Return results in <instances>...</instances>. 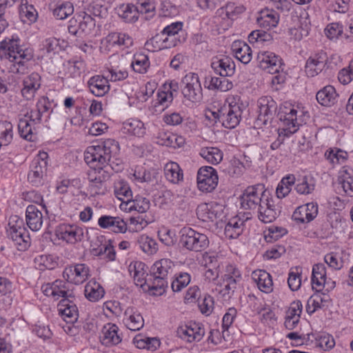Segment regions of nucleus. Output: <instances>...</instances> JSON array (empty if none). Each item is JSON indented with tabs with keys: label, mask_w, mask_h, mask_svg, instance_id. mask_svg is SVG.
I'll use <instances>...</instances> for the list:
<instances>
[{
	"label": "nucleus",
	"mask_w": 353,
	"mask_h": 353,
	"mask_svg": "<svg viewBox=\"0 0 353 353\" xmlns=\"http://www.w3.org/2000/svg\"><path fill=\"white\" fill-rule=\"evenodd\" d=\"M339 81L343 85L348 84L353 79V61L350 62L347 68L340 70L338 74Z\"/></svg>",
	"instance_id": "nucleus-64"
},
{
	"label": "nucleus",
	"mask_w": 353,
	"mask_h": 353,
	"mask_svg": "<svg viewBox=\"0 0 353 353\" xmlns=\"http://www.w3.org/2000/svg\"><path fill=\"white\" fill-rule=\"evenodd\" d=\"M338 94L332 85H326L316 95L317 101L323 106L330 107L336 103Z\"/></svg>",
	"instance_id": "nucleus-31"
},
{
	"label": "nucleus",
	"mask_w": 353,
	"mask_h": 353,
	"mask_svg": "<svg viewBox=\"0 0 353 353\" xmlns=\"http://www.w3.org/2000/svg\"><path fill=\"white\" fill-rule=\"evenodd\" d=\"M23 83L21 94L27 100H30L41 87V77L38 73L33 72L24 79Z\"/></svg>",
	"instance_id": "nucleus-23"
},
{
	"label": "nucleus",
	"mask_w": 353,
	"mask_h": 353,
	"mask_svg": "<svg viewBox=\"0 0 353 353\" xmlns=\"http://www.w3.org/2000/svg\"><path fill=\"white\" fill-rule=\"evenodd\" d=\"M132 39L125 33L111 32L101 40V49L110 52L114 47H129L132 45Z\"/></svg>",
	"instance_id": "nucleus-14"
},
{
	"label": "nucleus",
	"mask_w": 353,
	"mask_h": 353,
	"mask_svg": "<svg viewBox=\"0 0 353 353\" xmlns=\"http://www.w3.org/2000/svg\"><path fill=\"white\" fill-rule=\"evenodd\" d=\"M259 219L263 223H271L276 219L278 216L277 210L275 208L272 199L268 196L265 199L263 203L257 209Z\"/></svg>",
	"instance_id": "nucleus-24"
},
{
	"label": "nucleus",
	"mask_w": 353,
	"mask_h": 353,
	"mask_svg": "<svg viewBox=\"0 0 353 353\" xmlns=\"http://www.w3.org/2000/svg\"><path fill=\"white\" fill-rule=\"evenodd\" d=\"M118 15L126 22H134L138 19V9L132 3H123L117 8Z\"/></svg>",
	"instance_id": "nucleus-35"
},
{
	"label": "nucleus",
	"mask_w": 353,
	"mask_h": 353,
	"mask_svg": "<svg viewBox=\"0 0 353 353\" xmlns=\"http://www.w3.org/2000/svg\"><path fill=\"white\" fill-rule=\"evenodd\" d=\"M9 236L19 250H26L29 247L30 236L26 229L21 225L10 226Z\"/></svg>",
	"instance_id": "nucleus-21"
},
{
	"label": "nucleus",
	"mask_w": 353,
	"mask_h": 353,
	"mask_svg": "<svg viewBox=\"0 0 353 353\" xmlns=\"http://www.w3.org/2000/svg\"><path fill=\"white\" fill-rule=\"evenodd\" d=\"M139 248L148 254H155L158 250L156 241L147 235H141L138 239Z\"/></svg>",
	"instance_id": "nucleus-49"
},
{
	"label": "nucleus",
	"mask_w": 353,
	"mask_h": 353,
	"mask_svg": "<svg viewBox=\"0 0 353 353\" xmlns=\"http://www.w3.org/2000/svg\"><path fill=\"white\" fill-rule=\"evenodd\" d=\"M174 268L173 262L168 259H162L156 261L151 268L152 275L161 276L168 278L172 272Z\"/></svg>",
	"instance_id": "nucleus-34"
},
{
	"label": "nucleus",
	"mask_w": 353,
	"mask_h": 353,
	"mask_svg": "<svg viewBox=\"0 0 353 353\" xmlns=\"http://www.w3.org/2000/svg\"><path fill=\"white\" fill-rule=\"evenodd\" d=\"M120 148L119 143L114 139H108L98 145L87 148L84 159L87 164L94 165H111L112 169L119 172L123 169V161L117 157Z\"/></svg>",
	"instance_id": "nucleus-1"
},
{
	"label": "nucleus",
	"mask_w": 353,
	"mask_h": 353,
	"mask_svg": "<svg viewBox=\"0 0 353 353\" xmlns=\"http://www.w3.org/2000/svg\"><path fill=\"white\" fill-rule=\"evenodd\" d=\"M190 282V276L186 272L180 273L172 282L171 288L174 292H180Z\"/></svg>",
	"instance_id": "nucleus-59"
},
{
	"label": "nucleus",
	"mask_w": 353,
	"mask_h": 353,
	"mask_svg": "<svg viewBox=\"0 0 353 353\" xmlns=\"http://www.w3.org/2000/svg\"><path fill=\"white\" fill-rule=\"evenodd\" d=\"M18 129L19 134L28 141L33 140V133L31 125L26 119H21L19 121Z\"/></svg>",
	"instance_id": "nucleus-60"
},
{
	"label": "nucleus",
	"mask_w": 353,
	"mask_h": 353,
	"mask_svg": "<svg viewBox=\"0 0 353 353\" xmlns=\"http://www.w3.org/2000/svg\"><path fill=\"white\" fill-rule=\"evenodd\" d=\"M114 194L122 202L130 203L133 198L132 192L128 182L119 180L114 183Z\"/></svg>",
	"instance_id": "nucleus-38"
},
{
	"label": "nucleus",
	"mask_w": 353,
	"mask_h": 353,
	"mask_svg": "<svg viewBox=\"0 0 353 353\" xmlns=\"http://www.w3.org/2000/svg\"><path fill=\"white\" fill-rule=\"evenodd\" d=\"M217 114L222 125L226 128L232 129L239 123L242 109L238 103L230 104L228 108L222 109Z\"/></svg>",
	"instance_id": "nucleus-10"
},
{
	"label": "nucleus",
	"mask_w": 353,
	"mask_h": 353,
	"mask_svg": "<svg viewBox=\"0 0 353 353\" xmlns=\"http://www.w3.org/2000/svg\"><path fill=\"white\" fill-rule=\"evenodd\" d=\"M259 66L270 74H276L283 70L282 59L276 54L269 51H261L257 55Z\"/></svg>",
	"instance_id": "nucleus-9"
},
{
	"label": "nucleus",
	"mask_w": 353,
	"mask_h": 353,
	"mask_svg": "<svg viewBox=\"0 0 353 353\" xmlns=\"http://www.w3.org/2000/svg\"><path fill=\"white\" fill-rule=\"evenodd\" d=\"M159 240L167 246H172L176 242V236L174 231L168 229L158 232Z\"/></svg>",
	"instance_id": "nucleus-61"
},
{
	"label": "nucleus",
	"mask_w": 353,
	"mask_h": 353,
	"mask_svg": "<svg viewBox=\"0 0 353 353\" xmlns=\"http://www.w3.org/2000/svg\"><path fill=\"white\" fill-rule=\"evenodd\" d=\"M12 283L6 278L0 277V297H2L1 301L6 305H10L12 303Z\"/></svg>",
	"instance_id": "nucleus-47"
},
{
	"label": "nucleus",
	"mask_w": 353,
	"mask_h": 353,
	"mask_svg": "<svg viewBox=\"0 0 353 353\" xmlns=\"http://www.w3.org/2000/svg\"><path fill=\"white\" fill-rule=\"evenodd\" d=\"M34 263L41 270L44 269L52 270L55 268L57 263L53 261L50 255H39L34 258Z\"/></svg>",
	"instance_id": "nucleus-58"
},
{
	"label": "nucleus",
	"mask_w": 353,
	"mask_h": 353,
	"mask_svg": "<svg viewBox=\"0 0 353 353\" xmlns=\"http://www.w3.org/2000/svg\"><path fill=\"white\" fill-rule=\"evenodd\" d=\"M200 155L208 163L216 165L223 159L222 151L216 147H205L200 150Z\"/></svg>",
	"instance_id": "nucleus-44"
},
{
	"label": "nucleus",
	"mask_w": 353,
	"mask_h": 353,
	"mask_svg": "<svg viewBox=\"0 0 353 353\" xmlns=\"http://www.w3.org/2000/svg\"><path fill=\"white\" fill-rule=\"evenodd\" d=\"M12 124L7 121L0 122V143L8 145L12 140Z\"/></svg>",
	"instance_id": "nucleus-50"
},
{
	"label": "nucleus",
	"mask_w": 353,
	"mask_h": 353,
	"mask_svg": "<svg viewBox=\"0 0 353 353\" xmlns=\"http://www.w3.org/2000/svg\"><path fill=\"white\" fill-rule=\"evenodd\" d=\"M91 168L88 171V179L89 187L94 194H100L105 189L104 183L107 181L112 175L111 165H99L95 163L94 165H90Z\"/></svg>",
	"instance_id": "nucleus-3"
},
{
	"label": "nucleus",
	"mask_w": 353,
	"mask_h": 353,
	"mask_svg": "<svg viewBox=\"0 0 353 353\" xmlns=\"http://www.w3.org/2000/svg\"><path fill=\"white\" fill-rule=\"evenodd\" d=\"M197 214L203 221L209 219L213 221L220 216L218 211L212 205H209L208 204L200 205L197 210Z\"/></svg>",
	"instance_id": "nucleus-51"
},
{
	"label": "nucleus",
	"mask_w": 353,
	"mask_h": 353,
	"mask_svg": "<svg viewBox=\"0 0 353 353\" xmlns=\"http://www.w3.org/2000/svg\"><path fill=\"white\" fill-rule=\"evenodd\" d=\"M327 283L326 269L323 263L314 265L312 274V289L316 292L325 287Z\"/></svg>",
	"instance_id": "nucleus-29"
},
{
	"label": "nucleus",
	"mask_w": 353,
	"mask_h": 353,
	"mask_svg": "<svg viewBox=\"0 0 353 353\" xmlns=\"http://www.w3.org/2000/svg\"><path fill=\"white\" fill-rule=\"evenodd\" d=\"M11 60V65L9 68L10 72L14 74H25L27 72L28 66L27 62L29 60H26L21 57H19L18 55H13Z\"/></svg>",
	"instance_id": "nucleus-53"
},
{
	"label": "nucleus",
	"mask_w": 353,
	"mask_h": 353,
	"mask_svg": "<svg viewBox=\"0 0 353 353\" xmlns=\"http://www.w3.org/2000/svg\"><path fill=\"white\" fill-rule=\"evenodd\" d=\"M130 202L132 203L130 208L134 209L139 213L146 212L150 207V200L140 195H137L134 199L132 198Z\"/></svg>",
	"instance_id": "nucleus-56"
},
{
	"label": "nucleus",
	"mask_w": 353,
	"mask_h": 353,
	"mask_svg": "<svg viewBox=\"0 0 353 353\" xmlns=\"http://www.w3.org/2000/svg\"><path fill=\"white\" fill-rule=\"evenodd\" d=\"M42 290L45 295L52 296L55 300H58L61 297L74 299L73 290H70L67 283L61 280H56L52 283H47L42 287Z\"/></svg>",
	"instance_id": "nucleus-11"
},
{
	"label": "nucleus",
	"mask_w": 353,
	"mask_h": 353,
	"mask_svg": "<svg viewBox=\"0 0 353 353\" xmlns=\"http://www.w3.org/2000/svg\"><path fill=\"white\" fill-rule=\"evenodd\" d=\"M63 276L68 282L79 285L88 279L90 276V268L84 263H78L74 266H68L64 269Z\"/></svg>",
	"instance_id": "nucleus-12"
},
{
	"label": "nucleus",
	"mask_w": 353,
	"mask_h": 353,
	"mask_svg": "<svg viewBox=\"0 0 353 353\" xmlns=\"http://www.w3.org/2000/svg\"><path fill=\"white\" fill-rule=\"evenodd\" d=\"M59 48V41L54 37H51L45 39L42 42L41 51L43 52V54L51 52L55 53Z\"/></svg>",
	"instance_id": "nucleus-62"
},
{
	"label": "nucleus",
	"mask_w": 353,
	"mask_h": 353,
	"mask_svg": "<svg viewBox=\"0 0 353 353\" xmlns=\"http://www.w3.org/2000/svg\"><path fill=\"white\" fill-rule=\"evenodd\" d=\"M323 299L321 296L319 294H315L310 297L307 301L306 310L307 313L312 314L316 310L321 308L323 305Z\"/></svg>",
	"instance_id": "nucleus-63"
},
{
	"label": "nucleus",
	"mask_w": 353,
	"mask_h": 353,
	"mask_svg": "<svg viewBox=\"0 0 353 353\" xmlns=\"http://www.w3.org/2000/svg\"><path fill=\"white\" fill-rule=\"evenodd\" d=\"M100 340L106 346L119 344L121 338L118 334V327L114 324L105 325L102 329Z\"/></svg>",
	"instance_id": "nucleus-28"
},
{
	"label": "nucleus",
	"mask_w": 353,
	"mask_h": 353,
	"mask_svg": "<svg viewBox=\"0 0 353 353\" xmlns=\"http://www.w3.org/2000/svg\"><path fill=\"white\" fill-rule=\"evenodd\" d=\"M267 196L264 186L262 185L249 186L241 196V208L245 210H257L259 205L264 203Z\"/></svg>",
	"instance_id": "nucleus-4"
},
{
	"label": "nucleus",
	"mask_w": 353,
	"mask_h": 353,
	"mask_svg": "<svg viewBox=\"0 0 353 353\" xmlns=\"http://www.w3.org/2000/svg\"><path fill=\"white\" fill-rule=\"evenodd\" d=\"M85 296L90 301H97L105 293L102 286L95 281H90L85 286Z\"/></svg>",
	"instance_id": "nucleus-39"
},
{
	"label": "nucleus",
	"mask_w": 353,
	"mask_h": 353,
	"mask_svg": "<svg viewBox=\"0 0 353 353\" xmlns=\"http://www.w3.org/2000/svg\"><path fill=\"white\" fill-rule=\"evenodd\" d=\"M150 66V61L148 55L143 53H137L134 54L131 63V67L134 72L144 74L147 72Z\"/></svg>",
	"instance_id": "nucleus-45"
},
{
	"label": "nucleus",
	"mask_w": 353,
	"mask_h": 353,
	"mask_svg": "<svg viewBox=\"0 0 353 353\" xmlns=\"http://www.w3.org/2000/svg\"><path fill=\"white\" fill-rule=\"evenodd\" d=\"M88 84L90 92L97 97L104 96L110 89L107 77L94 76L89 79Z\"/></svg>",
	"instance_id": "nucleus-27"
},
{
	"label": "nucleus",
	"mask_w": 353,
	"mask_h": 353,
	"mask_svg": "<svg viewBox=\"0 0 353 353\" xmlns=\"http://www.w3.org/2000/svg\"><path fill=\"white\" fill-rule=\"evenodd\" d=\"M7 48L8 50L9 58L13 57V55L19 56L26 60H30L32 58V54L28 49H22L19 46V41L18 39L10 40L7 43Z\"/></svg>",
	"instance_id": "nucleus-43"
},
{
	"label": "nucleus",
	"mask_w": 353,
	"mask_h": 353,
	"mask_svg": "<svg viewBox=\"0 0 353 353\" xmlns=\"http://www.w3.org/2000/svg\"><path fill=\"white\" fill-rule=\"evenodd\" d=\"M56 236L59 239L69 243H75L82 239L83 229L75 225L61 224L55 230Z\"/></svg>",
	"instance_id": "nucleus-13"
},
{
	"label": "nucleus",
	"mask_w": 353,
	"mask_h": 353,
	"mask_svg": "<svg viewBox=\"0 0 353 353\" xmlns=\"http://www.w3.org/2000/svg\"><path fill=\"white\" fill-rule=\"evenodd\" d=\"M339 182L348 196H353V170L344 167L339 177Z\"/></svg>",
	"instance_id": "nucleus-42"
},
{
	"label": "nucleus",
	"mask_w": 353,
	"mask_h": 353,
	"mask_svg": "<svg viewBox=\"0 0 353 353\" xmlns=\"http://www.w3.org/2000/svg\"><path fill=\"white\" fill-rule=\"evenodd\" d=\"M232 83L230 82L225 77L223 79H220L218 77H211L210 81V83L208 85V88L210 90H219L222 92L229 90L232 88Z\"/></svg>",
	"instance_id": "nucleus-57"
},
{
	"label": "nucleus",
	"mask_w": 353,
	"mask_h": 353,
	"mask_svg": "<svg viewBox=\"0 0 353 353\" xmlns=\"http://www.w3.org/2000/svg\"><path fill=\"white\" fill-rule=\"evenodd\" d=\"M211 67L216 74L223 77L232 76L235 70L234 63L228 57H214L211 63Z\"/></svg>",
	"instance_id": "nucleus-17"
},
{
	"label": "nucleus",
	"mask_w": 353,
	"mask_h": 353,
	"mask_svg": "<svg viewBox=\"0 0 353 353\" xmlns=\"http://www.w3.org/2000/svg\"><path fill=\"white\" fill-rule=\"evenodd\" d=\"M252 278L261 292L270 293L272 291L273 282L272 276L266 271L261 270L254 271L252 274Z\"/></svg>",
	"instance_id": "nucleus-26"
},
{
	"label": "nucleus",
	"mask_w": 353,
	"mask_h": 353,
	"mask_svg": "<svg viewBox=\"0 0 353 353\" xmlns=\"http://www.w3.org/2000/svg\"><path fill=\"white\" fill-rule=\"evenodd\" d=\"M19 17L23 23H32L37 17V12L32 5H29L27 0H21Z\"/></svg>",
	"instance_id": "nucleus-41"
},
{
	"label": "nucleus",
	"mask_w": 353,
	"mask_h": 353,
	"mask_svg": "<svg viewBox=\"0 0 353 353\" xmlns=\"http://www.w3.org/2000/svg\"><path fill=\"white\" fill-rule=\"evenodd\" d=\"M74 8L70 2H63L58 4L53 10V15L59 20H63L71 15Z\"/></svg>",
	"instance_id": "nucleus-52"
},
{
	"label": "nucleus",
	"mask_w": 353,
	"mask_h": 353,
	"mask_svg": "<svg viewBox=\"0 0 353 353\" xmlns=\"http://www.w3.org/2000/svg\"><path fill=\"white\" fill-rule=\"evenodd\" d=\"M74 300L75 298L62 299L58 305L59 313L66 323L73 324L78 319L79 311Z\"/></svg>",
	"instance_id": "nucleus-15"
},
{
	"label": "nucleus",
	"mask_w": 353,
	"mask_h": 353,
	"mask_svg": "<svg viewBox=\"0 0 353 353\" xmlns=\"http://www.w3.org/2000/svg\"><path fill=\"white\" fill-rule=\"evenodd\" d=\"M250 217L246 216L245 219L234 217L231 219L225 227V234L229 239L237 238L243 232L245 222Z\"/></svg>",
	"instance_id": "nucleus-32"
},
{
	"label": "nucleus",
	"mask_w": 353,
	"mask_h": 353,
	"mask_svg": "<svg viewBox=\"0 0 353 353\" xmlns=\"http://www.w3.org/2000/svg\"><path fill=\"white\" fill-rule=\"evenodd\" d=\"M325 34L330 40H336L341 37L343 32V26L339 22L329 23L324 30Z\"/></svg>",
	"instance_id": "nucleus-55"
},
{
	"label": "nucleus",
	"mask_w": 353,
	"mask_h": 353,
	"mask_svg": "<svg viewBox=\"0 0 353 353\" xmlns=\"http://www.w3.org/2000/svg\"><path fill=\"white\" fill-rule=\"evenodd\" d=\"M144 267L145 264L139 261L131 263L129 266L130 275L133 277L136 285L141 287L147 285L148 282V280L145 279L146 273Z\"/></svg>",
	"instance_id": "nucleus-36"
},
{
	"label": "nucleus",
	"mask_w": 353,
	"mask_h": 353,
	"mask_svg": "<svg viewBox=\"0 0 353 353\" xmlns=\"http://www.w3.org/2000/svg\"><path fill=\"white\" fill-rule=\"evenodd\" d=\"M325 156L332 164H341L345 161L348 154L341 149L333 148L325 152Z\"/></svg>",
	"instance_id": "nucleus-54"
},
{
	"label": "nucleus",
	"mask_w": 353,
	"mask_h": 353,
	"mask_svg": "<svg viewBox=\"0 0 353 353\" xmlns=\"http://www.w3.org/2000/svg\"><path fill=\"white\" fill-rule=\"evenodd\" d=\"M327 64V56L321 52L310 57L306 61L305 71L307 77H313L319 74Z\"/></svg>",
	"instance_id": "nucleus-18"
},
{
	"label": "nucleus",
	"mask_w": 353,
	"mask_h": 353,
	"mask_svg": "<svg viewBox=\"0 0 353 353\" xmlns=\"http://www.w3.org/2000/svg\"><path fill=\"white\" fill-rule=\"evenodd\" d=\"M123 128L126 133L137 137H142L145 133L144 124L140 120H128L123 123Z\"/></svg>",
	"instance_id": "nucleus-46"
},
{
	"label": "nucleus",
	"mask_w": 353,
	"mask_h": 353,
	"mask_svg": "<svg viewBox=\"0 0 353 353\" xmlns=\"http://www.w3.org/2000/svg\"><path fill=\"white\" fill-rule=\"evenodd\" d=\"M232 50L235 57L244 64H248L252 59V50L244 41H235L232 45Z\"/></svg>",
	"instance_id": "nucleus-30"
},
{
	"label": "nucleus",
	"mask_w": 353,
	"mask_h": 353,
	"mask_svg": "<svg viewBox=\"0 0 353 353\" xmlns=\"http://www.w3.org/2000/svg\"><path fill=\"white\" fill-rule=\"evenodd\" d=\"M303 111L298 112L294 107H285L281 113L280 119L283 121L285 128L283 129L284 135L289 136L297 132L301 125Z\"/></svg>",
	"instance_id": "nucleus-7"
},
{
	"label": "nucleus",
	"mask_w": 353,
	"mask_h": 353,
	"mask_svg": "<svg viewBox=\"0 0 353 353\" xmlns=\"http://www.w3.org/2000/svg\"><path fill=\"white\" fill-rule=\"evenodd\" d=\"M123 322L132 331H138L144 325V320L141 313L133 307H128L124 312Z\"/></svg>",
	"instance_id": "nucleus-22"
},
{
	"label": "nucleus",
	"mask_w": 353,
	"mask_h": 353,
	"mask_svg": "<svg viewBox=\"0 0 353 353\" xmlns=\"http://www.w3.org/2000/svg\"><path fill=\"white\" fill-rule=\"evenodd\" d=\"M166 179L173 184H179L183 180V173L179 165L173 161L167 163L164 167Z\"/></svg>",
	"instance_id": "nucleus-33"
},
{
	"label": "nucleus",
	"mask_w": 353,
	"mask_h": 353,
	"mask_svg": "<svg viewBox=\"0 0 353 353\" xmlns=\"http://www.w3.org/2000/svg\"><path fill=\"white\" fill-rule=\"evenodd\" d=\"M204 333V329L196 323L180 326L176 330V334L179 338L190 343L194 341H199L203 338Z\"/></svg>",
	"instance_id": "nucleus-20"
},
{
	"label": "nucleus",
	"mask_w": 353,
	"mask_h": 353,
	"mask_svg": "<svg viewBox=\"0 0 353 353\" xmlns=\"http://www.w3.org/2000/svg\"><path fill=\"white\" fill-rule=\"evenodd\" d=\"M219 177L215 169L211 166H203L197 172V185L200 190L211 192L218 184Z\"/></svg>",
	"instance_id": "nucleus-8"
},
{
	"label": "nucleus",
	"mask_w": 353,
	"mask_h": 353,
	"mask_svg": "<svg viewBox=\"0 0 353 353\" xmlns=\"http://www.w3.org/2000/svg\"><path fill=\"white\" fill-rule=\"evenodd\" d=\"M180 233V243L189 251L202 252L209 246L210 241L205 234L189 227L182 228Z\"/></svg>",
	"instance_id": "nucleus-2"
},
{
	"label": "nucleus",
	"mask_w": 353,
	"mask_h": 353,
	"mask_svg": "<svg viewBox=\"0 0 353 353\" xmlns=\"http://www.w3.org/2000/svg\"><path fill=\"white\" fill-rule=\"evenodd\" d=\"M26 223L32 231H38L43 224V215L38 208L34 205H30L26 212Z\"/></svg>",
	"instance_id": "nucleus-25"
},
{
	"label": "nucleus",
	"mask_w": 353,
	"mask_h": 353,
	"mask_svg": "<svg viewBox=\"0 0 353 353\" xmlns=\"http://www.w3.org/2000/svg\"><path fill=\"white\" fill-rule=\"evenodd\" d=\"M48 163H42L41 165H35L33 162L31 170L28 175V179L34 186H39L42 183V179L47 170Z\"/></svg>",
	"instance_id": "nucleus-40"
},
{
	"label": "nucleus",
	"mask_w": 353,
	"mask_h": 353,
	"mask_svg": "<svg viewBox=\"0 0 353 353\" xmlns=\"http://www.w3.org/2000/svg\"><path fill=\"white\" fill-rule=\"evenodd\" d=\"M294 183L295 177L294 175H288L283 178L276 190L277 197L282 199L286 196L291 191V186Z\"/></svg>",
	"instance_id": "nucleus-48"
},
{
	"label": "nucleus",
	"mask_w": 353,
	"mask_h": 353,
	"mask_svg": "<svg viewBox=\"0 0 353 353\" xmlns=\"http://www.w3.org/2000/svg\"><path fill=\"white\" fill-rule=\"evenodd\" d=\"M258 121L265 125L276 111V103L270 97H263L258 100Z\"/></svg>",
	"instance_id": "nucleus-16"
},
{
	"label": "nucleus",
	"mask_w": 353,
	"mask_h": 353,
	"mask_svg": "<svg viewBox=\"0 0 353 353\" xmlns=\"http://www.w3.org/2000/svg\"><path fill=\"white\" fill-rule=\"evenodd\" d=\"M99 225L103 229H108L115 233H125L126 223L119 216L103 215L98 220Z\"/></svg>",
	"instance_id": "nucleus-19"
},
{
	"label": "nucleus",
	"mask_w": 353,
	"mask_h": 353,
	"mask_svg": "<svg viewBox=\"0 0 353 353\" xmlns=\"http://www.w3.org/2000/svg\"><path fill=\"white\" fill-rule=\"evenodd\" d=\"M96 20L81 12L78 19H72L68 26V32L75 36L88 35L95 30Z\"/></svg>",
	"instance_id": "nucleus-6"
},
{
	"label": "nucleus",
	"mask_w": 353,
	"mask_h": 353,
	"mask_svg": "<svg viewBox=\"0 0 353 353\" xmlns=\"http://www.w3.org/2000/svg\"><path fill=\"white\" fill-rule=\"evenodd\" d=\"M279 21V15L274 10L263 11L261 17L257 18L259 26L268 30L276 27Z\"/></svg>",
	"instance_id": "nucleus-37"
},
{
	"label": "nucleus",
	"mask_w": 353,
	"mask_h": 353,
	"mask_svg": "<svg viewBox=\"0 0 353 353\" xmlns=\"http://www.w3.org/2000/svg\"><path fill=\"white\" fill-rule=\"evenodd\" d=\"M185 85L182 90V94L187 100L197 103L203 98L202 88L199 75L196 73H189L183 79Z\"/></svg>",
	"instance_id": "nucleus-5"
}]
</instances>
